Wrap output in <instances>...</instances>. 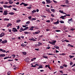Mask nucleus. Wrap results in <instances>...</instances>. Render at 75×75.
I'll return each mask as SVG.
<instances>
[{
  "instance_id": "de8ad7c7",
  "label": "nucleus",
  "mask_w": 75,
  "mask_h": 75,
  "mask_svg": "<svg viewBox=\"0 0 75 75\" xmlns=\"http://www.w3.org/2000/svg\"><path fill=\"white\" fill-rule=\"evenodd\" d=\"M10 74H11V72L10 71H8L7 73L8 75H10Z\"/></svg>"
},
{
  "instance_id": "dca6fc26",
  "label": "nucleus",
  "mask_w": 75,
  "mask_h": 75,
  "mask_svg": "<svg viewBox=\"0 0 75 75\" xmlns=\"http://www.w3.org/2000/svg\"><path fill=\"white\" fill-rule=\"evenodd\" d=\"M40 33V30H38V32H35V34H39Z\"/></svg>"
},
{
  "instance_id": "6e6d98bb",
  "label": "nucleus",
  "mask_w": 75,
  "mask_h": 75,
  "mask_svg": "<svg viewBox=\"0 0 75 75\" xmlns=\"http://www.w3.org/2000/svg\"><path fill=\"white\" fill-rule=\"evenodd\" d=\"M67 65L66 64H64L63 65V67H67Z\"/></svg>"
},
{
  "instance_id": "5701e85b",
  "label": "nucleus",
  "mask_w": 75,
  "mask_h": 75,
  "mask_svg": "<svg viewBox=\"0 0 75 75\" xmlns=\"http://www.w3.org/2000/svg\"><path fill=\"white\" fill-rule=\"evenodd\" d=\"M32 18V16H29L28 17V18L29 20H31Z\"/></svg>"
},
{
  "instance_id": "9b49d317",
  "label": "nucleus",
  "mask_w": 75,
  "mask_h": 75,
  "mask_svg": "<svg viewBox=\"0 0 75 75\" xmlns=\"http://www.w3.org/2000/svg\"><path fill=\"white\" fill-rule=\"evenodd\" d=\"M53 24H59V20H57V21L56 22H54Z\"/></svg>"
},
{
  "instance_id": "2f4dec72",
  "label": "nucleus",
  "mask_w": 75,
  "mask_h": 75,
  "mask_svg": "<svg viewBox=\"0 0 75 75\" xmlns=\"http://www.w3.org/2000/svg\"><path fill=\"white\" fill-rule=\"evenodd\" d=\"M61 6L62 7H65V6H67V5H61Z\"/></svg>"
},
{
  "instance_id": "c9c22d12",
  "label": "nucleus",
  "mask_w": 75,
  "mask_h": 75,
  "mask_svg": "<svg viewBox=\"0 0 75 75\" xmlns=\"http://www.w3.org/2000/svg\"><path fill=\"white\" fill-rule=\"evenodd\" d=\"M28 27H25V28H24V30H27V29H28Z\"/></svg>"
},
{
  "instance_id": "423d86ee",
  "label": "nucleus",
  "mask_w": 75,
  "mask_h": 75,
  "mask_svg": "<svg viewBox=\"0 0 75 75\" xmlns=\"http://www.w3.org/2000/svg\"><path fill=\"white\" fill-rule=\"evenodd\" d=\"M64 17H66V16H61V17H60V18H62L63 20H64V19H65Z\"/></svg>"
},
{
  "instance_id": "4be33fe9",
  "label": "nucleus",
  "mask_w": 75,
  "mask_h": 75,
  "mask_svg": "<svg viewBox=\"0 0 75 75\" xmlns=\"http://www.w3.org/2000/svg\"><path fill=\"white\" fill-rule=\"evenodd\" d=\"M9 19L7 18H5L4 19V21H9Z\"/></svg>"
},
{
  "instance_id": "bf43d9fd",
  "label": "nucleus",
  "mask_w": 75,
  "mask_h": 75,
  "mask_svg": "<svg viewBox=\"0 0 75 75\" xmlns=\"http://www.w3.org/2000/svg\"><path fill=\"white\" fill-rule=\"evenodd\" d=\"M42 3L43 4H45V2L44 1H43V2H42Z\"/></svg>"
},
{
  "instance_id": "e433bc0d",
  "label": "nucleus",
  "mask_w": 75,
  "mask_h": 75,
  "mask_svg": "<svg viewBox=\"0 0 75 75\" xmlns=\"http://www.w3.org/2000/svg\"><path fill=\"white\" fill-rule=\"evenodd\" d=\"M6 7H7V8H11V7H12V6H7Z\"/></svg>"
},
{
  "instance_id": "4d7b16f0",
  "label": "nucleus",
  "mask_w": 75,
  "mask_h": 75,
  "mask_svg": "<svg viewBox=\"0 0 75 75\" xmlns=\"http://www.w3.org/2000/svg\"><path fill=\"white\" fill-rule=\"evenodd\" d=\"M17 27V29L18 30V29H20V26L19 25Z\"/></svg>"
},
{
  "instance_id": "c03bdc74",
  "label": "nucleus",
  "mask_w": 75,
  "mask_h": 75,
  "mask_svg": "<svg viewBox=\"0 0 75 75\" xmlns=\"http://www.w3.org/2000/svg\"><path fill=\"white\" fill-rule=\"evenodd\" d=\"M20 30H21V31H24V29H23V28H21L20 29Z\"/></svg>"
},
{
  "instance_id": "f704fd0d",
  "label": "nucleus",
  "mask_w": 75,
  "mask_h": 75,
  "mask_svg": "<svg viewBox=\"0 0 75 75\" xmlns=\"http://www.w3.org/2000/svg\"><path fill=\"white\" fill-rule=\"evenodd\" d=\"M21 47H24V44L23 43L21 45Z\"/></svg>"
},
{
  "instance_id": "7c9ffc66",
  "label": "nucleus",
  "mask_w": 75,
  "mask_h": 75,
  "mask_svg": "<svg viewBox=\"0 0 75 75\" xmlns=\"http://www.w3.org/2000/svg\"><path fill=\"white\" fill-rule=\"evenodd\" d=\"M64 41H66V42H69V41L67 40H64Z\"/></svg>"
},
{
  "instance_id": "bb28decb",
  "label": "nucleus",
  "mask_w": 75,
  "mask_h": 75,
  "mask_svg": "<svg viewBox=\"0 0 75 75\" xmlns=\"http://www.w3.org/2000/svg\"><path fill=\"white\" fill-rule=\"evenodd\" d=\"M43 58H46L47 59H48V57L47 56H43Z\"/></svg>"
},
{
  "instance_id": "ea45409f",
  "label": "nucleus",
  "mask_w": 75,
  "mask_h": 75,
  "mask_svg": "<svg viewBox=\"0 0 75 75\" xmlns=\"http://www.w3.org/2000/svg\"><path fill=\"white\" fill-rule=\"evenodd\" d=\"M55 31H56V32H61V30H55Z\"/></svg>"
},
{
  "instance_id": "4c0bfd02",
  "label": "nucleus",
  "mask_w": 75,
  "mask_h": 75,
  "mask_svg": "<svg viewBox=\"0 0 75 75\" xmlns=\"http://www.w3.org/2000/svg\"><path fill=\"white\" fill-rule=\"evenodd\" d=\"M70 45L71 47H74V46L72 45H71V44H68V46H69Z\"/></svg>"
},
{
  "instance_id": "f8f14e48",
  "label": "nucleus",
  "mask_w": 75,
  "mask_h": 75,
  "mask_svg": "<svg viewBox=\"0 0 75 75\" xmlns=\"http://www.w3.org/2000/svg\"><path fill=\"white\" fill-rule=\"evenodd\" d=\"M11 25H12V24H11V23H9L8 24V25H7V27H8L9 26H11Z\"/></svg>"
},
{
  "instance_id": "58836bf2",
  "label": "nucleus",
  "mask_w": 75,
  "mask_h": 75,
  "mask_svg": "<svg viewBox=\"0 0 75 75\" xmlns=\"http://www.w3.org/2000/svg\"><path fill=\"white\" fill-rule=\"evenodd\" d=\"M55 48H56V49H57L58 50H59V47H58V46H56L55 47Z\"/></svg>"
},
{
  "instance_id": "5fc2aeb1",
  "label": "nucleus",
  "mask_w": 75,
  "mask_h": 75,
  "mask_svg": "<svg viewBox=\"0 0 75 75\" xmlns=\"http://www.w3.org/2000/svg\"><path fill=\"white\" fill-rule=\"evenodd\" d=\"M51 16L52 17H55V15H53V14H51Z\"/></svg>"
},
{
  "instance_id": "8fccbe9b",
  "label": "nucleus",
  "mask_w": 75,
  "mask_h": 75,
  "mask_svg": "<svg viewBox=\"0 0 75 75\" xmlns=\"http://www.w3.org/2000/svg\"><path fill=\"white\" fill-rule=\"evenodd\" d=\"M26 24H29L30 23V21H27L26 23Z\"/></svg>"
},
{
  "instance_id": "393cba45",
  "label": "nucleus",
  "mask_w": 75,
  "mask_h": 75,
  "mask_svg": "<svg viewBox=\"0 0 75 75\" xmlns=\"http://www.w3.org/2000/svg\"><path fill=\"white\" fill-rule=\"evenodd\" d=\"M69 57H70V59H71V58H74V56H69Z\"/></svg>"
},
{
  "instance_id": "412c9836",
  "label": "nucleus",
  "mask_w": 75,
  "mask_h": 75,
  "mask_svg": "<svg viewBox=\"0 0 75 75\" xmlns=\"http://www.w3.org/2000/svg\"><path fill=\"white\" fill-rule=\"evenodd\" d=\"M8 3L9 4H13V2L11 1H9L8 2Z\"/></svg>"
},
{
  "instance_id": "09e8293b",
  "label": "nucleus",
  "mask_w": 75,
  "mask_h": 75,
  "mask_svg": "<svg viewBox=\"0 0 75 75\" xmlns=\"http://www.w3.org/2000/svg\"><path fill=\"white\" fill-rule=\"evenodd\" d=\"M53 1L54 2V3H55V4H57V3H58V2L55 1V0H53Z\"/></svg>"
},
{
  "instance_id": "f3484780",
  "label": "nucleus",
  "mask_w": 75,
  "mask_h": 75,
  "mask_svg": "<svg viewBox=\"0 0 75 75\" xmlns=\"http://www.w3.org/2000/svg\"><path fill=\"white\" fill-rule=\"evenodd\" d=\"M39 67L37 68V69H40V68H43V67L42 65H41V67H40V66H39Z\"/></svg>"
},
{
  "instance_id": "79ce46f5",
  "label": "nucleus",
  "mask_w": 75,
  "mask_h": 75,
  "mask_svg": "<svg viewBox=\"0 0 75 75\" xmlns=\"http://www.w3.org/2000/svg\"><path fill=\"white\" fill-rule=\"evenodd\" d=\"M46 11H47L49 13V12H50V9H46Z\"/></svg>"
},
{
  "instance_id": "4468645a",
  "label": "nucleus",
  "mask_w": 75,
  "mask_h": 75,
  "mask_svg": "<svg viewBox=\"0 0 75 75\" xmlns=\"http://www.w3.org/2000/svg\"><path fill=\"white\" fill-rule=\"evenodd\" d=\"M38 44H38V47H39V46H40V45H42V43H41L40 42H38Z\"/></svg>"
},
{
  "instance_id": "b1692460",
  "label": "nucleus",
  "mask_w": 75,
  "mask_h": 75,
  "mask_svg": "<svg viewBox=\"0 0 75 75\" xmlns=\"http://www.w3.org/2000/svg\"><path fill=\"white\" fill-rule=\"evenodd\" d=\"M22 53L23 55H25L27 54V53L26 52H22Z\"/></svg>"
},
{
  "instance_id": "cd10ccee",
  "label": "nucleus",
  "mask_w": 75,
  "mask_h": 75,
  "mask_svg": "<svg viewBox=\"0 0 75 75\" xmlns=\"http://www.w3.org/2000/svg\"><path fill=\"white\" fill-rule=\"evenodd\" d=\"M66 4H69V1L66 0Z\"/></svg>"
},
{
  "instance_id": "ddd939ff",
  "label": "nucleus",
  "mask_w": 75,
  "mask_h": 75,
  "mask_svg": "<svg viewBox=\"0 0 75 75\" xmlns=\"http://www.w3.org/2000/svg\"><path fill=\"white\" fill-rule=\"evenodd\" d=\"M5 56H6V55L4 54H0V57H5Z\"/></svg>"
},
{
  "instance_id": "864d4df0",
  "label": "nucleus",
  "mask_w": 75,
  "mask_h": 75,
  "mask_svg": "<svg viewBox=\"0 0 75 75\" xmlns=\"http://www.w3.org/2000/svg\"><path fill=\"white\" fill-rule=\"evenodd\" d=\"M59 12H60V13H62H62H63V11H62L61 10H60V11H59Z\"/></svg>"
},
{
  "instance_id": "e2e57ef3",
  "label": "nucleus",
  "mask_w": 75,
  "mask_h": 75,
  "mask_svg": "<svg viewBox=\"0 0 75 75\" xmlns=\"http://www.w3.org/2000/svg\"><path fill=\"white\" fill-rule=\"evenodd\" d=\"M22 4L23 5L24 4V2H22L21 4H20V6H22Z\"/></svg>"
},
{
  "instance_id": "0e129e2a",
  "label": "nucleus",
  "mask_w": 75,
  "mask_h": 75,
  "mask_svg": "<svg viewBox=\"0 0 75 75\" xmlns=\"http://www.w3.org/2000/svg\"><path fill=\"white\" fill-rule=\"evenodd\" d=\"M65 15L66 16V17H67V16H68L69 17V16H70V15L69 14H68V15H67H67Z\"/></svg>"
},
{
  "instance_id": "37998d69",
  "label": "nucleus",
  "mask_w": 75,
  "mask_h": 75,
  "mask_svg": "<svg viewBox=\"0 0 75 75\" xmlns=\"http://www.w3.org/2000/svg\"><path fill=\"white\" fill-rule=\"evenodd\" d=\"M24 33L25 34H28V32H24Z\"/></svg>"
},
{
  "instance_id": "49530a36",
  "label": "nucleus",
  "mask_w": 75,
  "mask_h": 75,
  "mask_svg": "<svg viewBox=\"0 0 75 75\" xmlns=\"http://www.w3.org/2000/svg\"><path fill=\"white\" fill-rule=\"evenodd\" d=\"M13 10H15V11H17V8H13Z\"/></svg>"
},
{
  "instance_id": "f257e3e1",
  "label": "nucleus",
  "mask_w": 75,
  "mask_h": 75,
  "mask_svg": "<svg viewBox=\"0 0 75 75\" xmlns=\"http://www.w3.org/2000/svg\"><path fill=\"white\" fill-rule=\"evenodd\" d=\"M48 42L50 43V44H52V45H55V43H56V40H54L52 42H51L50 41H49Z\"/></svg>"
},
{
  "instance_id": "1a4fd4ad",
  "label": "nucleus",
  "mask_w": 75,
  "mask_h": 75,
  "mask_svg": "<svg viewBox=\"0 0 75 75\" xmlns=\"http://www.w3.org/2000/svg\"><path fill=\"white\" fill-rule=\"evenodd\" d=\"M0 51L1 52H6V51L2 49H0Z\"/></svg>"
},
{
  "instance_id": "3c124183",
  "label": "nucleus",
  "mask_w": 75,
  "mask_h": 75,
  "mask_svg": "<svg viewBox=\"0 0 75 75\" xmlns=\"http://www.w3.org/2000/svg\"><path fill=\"white\" fill-rule=\"evenodd\" d=\"M20 21H21V20H17L16 21L17 23H19V22H20Z\"/></svg>"
},
{
  "instance_id": "a18cd8bd",
  "label": "nucleus",
  "mask_w": 75,
  "mask_h": 75,
  "mask_svg": "<svg viewBox=\"0 0 75 75\" xmlns=\"http://www.w3.org/2000/svg\"><path fill=\"white\" fill-rule=\"evenodd\" d=\"M3 6L4 7V8H6V7H7V5H3Z\"/></svg>"
},
{
  "instance_id": "603ef678",
  "label": "nucleus",
  "mask_w": 75,
  "mask_h": 75,
  "mask_svg": "<svg viewBox=\"0 0 75 75\" xmlns=\"http://www.w3.org/2000/svg\"><path fill=\"white\" fill-rule=\"evenodd\" d=\"M13 69H14V70H16V69H17V67H15Z\"/></svg>"
},
{
  "instance_id": "6ab92c4d",
  "label": "nucleus",
  "mask_w": 75,
  "mask_h": 75,
  "mask_svg": "<svg viewBox=\"0 0 75 75\" xmlns=\"http://www.w3.org/2000/svg\"><path fill=\"white\" fill-rule=\"evenodd\" d=\"M14 14V13L13 12H10L9 13V14L10 15H13Z\"/></svg>"
},
{
  "instance_id": "338daca9",
  "label": "nucleus",
  "mask_w": 75,
  "mask_h": 75,
  "mask_svg": "<svg viewBox=\"0 0 75 75\" xmlns=\"http://www.w3.org/2000/svg\"><path fill=\"white\" fill-rule=\"evenodd\" d=\"M3 7H0V10H3Z\"/></svg>"
},
{
  "instance_id": "aec40b11",
  "label": "nucleus",
  "mask_w": 75,
  "mask_h": 75,
  "mask_svg": "<svg viewBox=\"0 0 75 75\" xmlns=\"http://www.w3.org/2000/svg\"><path fill=\"white\" fill-rule=\"evenodd\" d=\"M23 5H24V6L25 7V6H28V4H25V3H24Z\"/></svg>"
},
{
  "instance_id": "a211bd4d",
  "label": "nucleus",
  "mask_w": 75,
  "mask_h": 75,
  "mask_svg": "<svg viewBox=\"0 0 75 75\" xmlns=\"http://www.w3.org/2000/svg\"><path fill=\"white\" fill-rule=\"evenodd\" d=\"M50 10H51V11H52L53 13H54V12L55 11V10H54V9H52V8H51Z\"/></svg>"
},
{
  "instance_id": "473e14b6",
  "label": "nucleus",
  "mask_w": 75,
  "mask_h": 75,
  "mask_svg": "<svg viewBox=\"0 0 75 75\" xmlns=\"http://www.w3.org/2000/svg\"><path fill=\"white\" fill-rule=\"evenodd\" d=\"M36 12V11L35 10H33V11H32V13H35Z\"/></svg>"
},
{
  "instance_id": "9d476101",
  "label": "nucleus",
  "mask_w": 75,
  "mask_h": 75,
  "mask_svg": "<svg viewBox=\"0 0 75 75\" xmlns=\"http://www.w3.org/2000/svg\"><path fill=\"white\" fill-rule=\"evenodd\" d=\"M46 1L47 3H52V1L50 0H46Z\"/></svg>"
},
{
  "instance_id": "c85d7f7f",
  "label": "nucleus",
  "mask_w": 75,
  "mask_h": 75,
  "mask_svg": "<svg viewBox=\"0 0 75 75\" xmlns=\"http://www.w3.org/2000/svg\"><path fill=\"white\" fill-rule=\"evenodd\" d=\"M47 55H54V54H48L47 53Z\"/></svg>"
},
{
  "instance_id": "052dcab7",
  "label": "nucleus",
  "mask_w": 75,
  "mask_h": 75,
  "mask_svg": "<svg viewBox=\"0 0 75 75\" xmlns=\"http://www.w3.org/2000/svg\"><path fill=\"white\" fill-rule=\"evenodd\" d=\"M51 22V21L50 20H47V21H46V22H47V23H50V22Z\"/></svg>"
},
{
  "instance_id": "6e6552de",
  "label": "nucleus",
  "mask_w": 75,
  "mask_h": 75,
  "mask_svg": "<svg viewBox=\"0 0 75 75\" xmlns=\"http://www.w3.org/2000/svg\"><path fill=\"white\" fill-rule=\"evenodd\" d=\"M7 40H5L1 42L2 44H4V43H7Z\"/></svg>"
},
{
  "instance_id": "774afa93",
  "label": "nucleus",
  "mask_w": 75,
  "mask_h": 75,
  "mask_svg": "<svg viewBox=\"0 0 75 75\" xmlns=\"http://www.w3.org/2000/svg\"><path fill=\"white\" fill-rule=\"evenodd\" d=\"M46 31H50V29H46Z\"/></svg>"
},
{
  "instance_id": "7ed1b4c3",
  "label": "nucleus",
  "mask_w": 75,
  "mask_h": 75,
  "mask_svg": "<svg viewBox=\"0 0 75 75\" xmlns=\"http://www.w3.org/2000/svg\"><path fill=\"white\" fill-rule=\"evenodd\" d=\"M24 60L25 62H29V61H30V59L28 57L27 58H25Z\"/></svg>"
},
{
  "instance_id": "a878e982",
  "label": "nucleus",
  "mask_w": 75,
  "mask_h": 75,
  "mask_svg": "<svg viewBox=\"0 0 75 75\" xmlns=\"http://www.w3.org/2000/svg\"><path fill=\"white\" fill-rule=\"evenodd\" d=\"M36 20V18H32L31 20V21H33V20Z\"/></svg>"
},
{
  "instance_id": "0eeeda50",
  "label": "nucleus",
  "mask_w": 75,
  "mask_h": 75,
  "mask_svg": "<svg viewBox=\"0 0 75 75\" xmlns=\"http://www.w3.org/2000/svg\"><path fill=\"white\" fill-rule=\"evenodd\" d=\"M72 21V18H71V19L68 20V23L69 24H71V21Z\"/></svg>"
},
{
  "instance_id": "a19ab883",
  "label": "nucleus",
  "mask_w": 75,
  "mask_h": 75,
  "mask_svg": "<svg viewBox=\"0 0 75 75\" xmlns=\"http://www.w3.org/2000/svg\"><path fill=\"white\" fill-rule=\"evenodd\" d=\"M8 58H9V57H4V59H7Z\"/></svg>"
},
{
  "instance_id": "680f3d73",
  "label": "nucleus",
  "mask_w": 75,
  "mask_h": 75,
  "mask_svg": "<svg viewBox=\"0 0 75 75\" xmlns=\"http://www.w3.org/2000/svg\"><path fill=\"white\" fill-rule=\"evenodd\" d=\"M35 50H36V51H39V49L38 48V49H35Z\"/></svg>"
},
{
  "instance_id": "69168bd1",
  "label": "nucleus",
  "mask_w": 75,
  "mask_h": 75,
  "mask_svg": "<svg viewBox=\"0 0 75 75\" xmlns=\"http://www.w3.org/2000/svg\"><path fill=\"white\" fill-rule=\"evenodd\" d=\"M16 4L17 5H18V4H20V3H19V2H18L17 3H16Z\"/></svg>"
},
{
  "instance_id": "72a5a7b5",
  "label": "nucleus",
  "mask_w": 75,
  "mask_h": 75,
  "mask_svg": "<svg viewBox=\"0 0 75 75\" xmlns=\"http://www.w3.org/2000/svg\"><path fill=\"white\" fill-rule=\"evenodd\" d=\"M60 69H64V67L61 66L60 67Z\"/></svg>"
},
{
  "instance_id": "c756f323",
  "label": "nucleus",
  "mask_w": 75,
  "mask_h": 75,
  "mask_svg": "<svg viewBox=\"0 0 75 75\" xmlns=\"http://www.w3.org/2000/svg\"><path fill=\"white\" fill-rule=\"evenodd\" d=\"M59 22H60L61 24H62V23H64V21H59Z\"/></svg>"
},
{
  "instance_id": "20e7f679",
  "label": "nucleus",
  "mask_w": 75,
  "mask_h": 75,
  "mask_svg": "<svg viewBox=\"0 0 75 75\" xmlns=\"http://www.w3.org/2000/svg\"><path fill=\"white\" fill-rule=\"evenodd\" d=\"M5 35V34L4 33H2L0 35V38L1 37H2L4 36Z\"/></svg>"
},
{
  "instance_id": "2eb2a0df",
  "label": "nucleus",
  "mask_w": 75,
  "mask_h": 75,
  "mask_svg": "<svg viewBox=\"0 0 75 75\" xmlns=\"http://www.w3.org/2000/svg\"><path fill=\"white\" fill-rule=\"evenodd\" d=\"M33 28H34V26H32L30 27V28L29 29V30H34Z\"/></svg>"
},
{
  "instance_id": "39448f33",
  "label": "nucleus",
  "mask_w": 75,
  "mask_h": 75,
  "mask_svg": "<svg viewBox=\"0 0 75 75\" xmlns=\"http://www.w3.org/2000/svg\"><path fill=\"white\" fill-rule=\"evenodd\" d=\"M13 29L12 30L13 32H14V33H15V32H17V31H18V30H17L16 28H13Z\"/></svg>"
},
{
  "instance_id": "13d9d810",
  "label": "nucleus",
  "mask_w": 75,
  "mask_h": 75,
  "mask_svg": "<svg viewBox=\"0 0 75 75\" xmlns=\"http://www.w3.org/2000/svg\"><path fill=\"white\" fill-rule=\"evenodd\" d=\"M35 29H39L38 28V27H37V26H35Z\"/></svg>"
},
{
  "instance_id": "f03ea898",
  "label": "nucleus",
  "mask_w": 75,
  "mask_h": 75,
  "mask_svg": "<svg viewBox=\"0 0 75 75\" xmlns=\"http://www.w3.org/2000/svg\"><path fill=\"white\" fill-rule=\"evenodd\" d=\"M8 11H7V10L4 11V12L3 13V15H5V16L7 15V14H8Z\"/></svg>"
}]
</instances>
